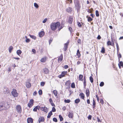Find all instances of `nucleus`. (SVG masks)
I'll return each mask as SVG.
<instances>
[{"label": "nucleus", "instance_id": "nucleus-49", "mask_svg": "<svg viewBox=\"0 0 123 123\" xmlns=\"http://www.w3.org/2000/svg\"><path fill=\"white\" fill-rule=\"evenodd\" d=\"M45 84L44 82L42 81L41 82L40 85L42 86H44Z\"/></svg>", "mask_w": 123, "mask_h": 123}, {"label": "nucleus", "instance_id": "nucleus-15", "mask_svg": "<svg viewBox=\"0 0 123 123\" xmlns=\"http://www.w3.org/2000/svg\"><path fill=\"white\" fill-rule=\"evenodd\" d=\"M44 120L45 119L43 117H40L39 119V123H40L41 122H43L44 121Z\"/></svg>", "mask_w": 123, "mask_h": 123}, {"label": "nucleus", "instance_id": "nucleus-3", "mask_svg": "<svg viewBox=\"0 0 123 123\" xmlns=\"http://www.w3.org/2000/svg\"><path fill=\"white\" fill-rule=\"evenodd\" d=\"M5 104L4 102L0 103V112L5 109Z\"/></svg>", "mask_w": 123, "mask_h": 123}, {"label": "nucleus", "instance_id": "nucleus-27", "mask_svg": "<svg viewBox=\"0 0 123 123\" xmlns=\"http://www.w3.org/2000/svg\"><path fill=\"white\" fill-rule=\"evenodd\" d=\"M76 55L79 58L80 56V54L79 49H78L77 51Z\"/></svg>", "mask_w": 123, "mask_h": 123}, {"label": "nucleus", "instance_id": "nucleus-48", "mask_svg": "<svg viewBox=\"0 0 123 123\" xmlns=\"http://www.w3.org/2000/svg\"><path fill=\"white\" fill-rule=\"evenodd\" d=\"M56 111V110L55 107H53L52 108V110L50 111H51L52 112H55Z\"/></svg>", "mask_w": 123, "mask_h": 123}, {"label": "nucleus", "instance_id": "nucleus-40", "mask_svg": "<svg viewBox=\"0 0 123 123\" xmlns=\"http://www.w3.org/2000/svg\"><path fill=\"white\" fill-rule=\"evenodd\" d=\"M77 25L79 27H82V25L81 24L80 22L78 21L77 22Z\"/></svg>", "mask_w": 123, "mask_h": 123}, {"label": "nucleus", "instance_id": "nucleus-56", "mask_svg": "<svg viewBox=\"0 0 123 123\" xmlns=\"http://www.w3.org/2000/svg\"><path fill=\"white\" fill-rule=\"evenodd\" d=\"M100 102L102 104H103L104 103V101L102 99H100Z\"/></svg>", "mask_w": 123, "mask_h": 123}, {"label": "nucleus", "instance_id": "nucleus-45", "mask_svg": "<svg viewBox=\"0 0 123 123\" xmlns=\"http://www.w3.org/2000/svg\"><path fill=\"white\" fill-rule=\"evenodd\" d=\"M27 105L30 108L33 105L31 104L30 103H29Z\"/></svg>", "mask_w": 123, "mask_h": 123}, {"label": "nucleus", "instance_id": "nucleus-62", "mask_svg": "<svg viewBox=\"0 0 123 123\" xmlns=\"http://www.w3.org/2000/svg\"><path fill=\"white\" fill-rule=\"evenodd\" d=\"M50 104L52 106H55V104L53 103V102L50 103Z\"/></svg>", "mask_w": 123, "mask_h": 123}, {"label": "nucleus", "instance_id": "nucleus-63", "mask_svg": "<svg viewBox=\"0 0 123 123\" xmlns=\"http://www.w3.org/2000/svg\"><path fill=\"white\" fill-rule=\"evenodd\" d=\"M101 38L100 36V35H98V36L97 38L98 40H100L101 39Z\"/></svg>", "mask_w": 123, "mask_h": 123}, {"label": "nucleus", "instance_id": "nucleus-64", "mask_svg": "<svg viewBox=\"0 0 123 123\" xmlns=\"http://www.w3.org/2000/svg\"><path fill=\"white\" fill-rule=\"evenodd\" d=\"M63 27H62V26H61L60 27H59V28H58V31H60L61 30V29H62V28H63Z\"/></svg>", "mask_w": 123, "mask_h": 123}, {"label": "nucleus", "instance_id": "nucleus-59", "mask_svg": "<svg viewBox=\"0 0 123 123\" xmlns=\"http://www.w3.org/2000/svg\"><path fill=\"white\" fill-rule=\"evenodd\" d=\"M68 67V65H66L64 66V68L65 69H67Z\"/></svg>", "mask_w": 123, "mask_h": 123}, {"label": "nucleus", "instance_id": "nucleus-16", "mask_svg": "<svg viewBox=\"0 0 123 123\" xmlns=\"http://www.w3.org/2000/svg\"><path fill=\"white\" fill-rule=\"evenodd\" d=\"M86 93L87 97L89 96L90 91L89 89L88 88H87L86 90Z\"/></svg>", "mask_w": 123, "mask_h": 123}, {"label": "nucleus", "instance_id": "nucleus-51", "mask_svg": "<svg viewBox=\"0 0 123 123\" xmlns=\"http://www.w3.org/2000/svg\"><path fill=\"white\" fill-rule=\"evenodd\" d=\"M77 43H78L81 44V40L80 39H78L77 41Z\"/></svg>", "mask_w": 123, "mask_h": 123}, {"label": "nucleus", "instance_id": "nucleus-34", "mask_svg": "<svg viewBox=\"0 0 123 123\" xmlns=\"http://www.w3.org/2000/svg\"><path fill=\"white\" fill-rule=\"evenodd\" d=\"M95 14L96 17H98L99 16V14L98 11L96 10L95 11Z\"/></svg>", "mask_w": 123, "mask_h": 123}, {"label": "nucleus", "instance_id": "nucleus-28", "mask_svg": "<svg viewBox=\"0 0 123 123\" xmlns=\"http://www.w3.org/2000/svg\"><path fill=\"white\" fill-rule=\"evenodd\" d=\"M63 59V55L62 54L60 55V56L58 58V61H61Z\"/></svg>", "mask_w": 123, "mask_h": 123}, {"label": "nucleus", "instance_id": "nucleus-57", "mask_svg": "<svg viewBox=\"0 0 123 123\" xmlns=\"http://www.w3.org/2000/svg\"><path fill=\"white\" fill-rule=\"evenodd\" d=\"M52 39L50 38L49 40V44H50L52 42Z\"/></svg>", "mask_w": 123, "mask_h": 123}, {"label": "nucleus", "instance_id": "nucleus-6", "mask_svg": "<svg viewBox=\"0 0 123 123\" xmlns=\"http://www.w3.org/2000/svg\"><path fill=\"white\" fill-rule=\"evenodd\" d=\"M69 41H68L67 43L64 44V48L63 49L64 51H66L67 49Z\"/></svg>", "mask_w": 123, "mask_h": 123}, {"label": "nucleus", "instance_id": "nucleus-10", "mask_svg": "<svg viewBox=\"0 0 123 123\" xmlns=\"http://www.w3.org/2000/svg\"><path fill=\"white\" fill-rule=\"evenodd\" d=\"M119 63L118 64V65L119 68L120 69L121 68V67L122 68L123 67V62L121 61H119Z\"/></svg>", "mask_w": 123, "mask_h": 123}, {"label": "nucleus", "instance_id": "nucleus-17", "mask_svg": "<svg viewBox=\"0 0 123 123\" xmlns=\"http://www.w3.org/2000/svg\"><path fill=\"white\" fill-rule=\"evenodd\" d=\"M31 86V84L29 82H28L26 83V86L27 88H30Z\"/></svg>", "mask_w": 123, "mask_h": 123}, {"label": "nucleus", "instance_id": "nucleus-58", "mask_svg": "<svg viewBox=\"0 0 123 123\" xmlns=\"http://www.w3.org/2000/svg\"><path fill=\"white\" fill-rule=\"evenodd\" d=\"M97 121L98 122H101V120H100V119H99L98 117H97Z\"/></svg>", "mask_w": 123, "mask_h": 123}, {"label": "nucleus", "instance_id": "nucleus-22", "mask_svg": "<svg viewBox=\"0 0 123 123\" xmlns=\"http://www.w3.org/2000/svg\"><path fill=\"white\" fill-rule=\"evenodd\" d=\"M52 112L51 111H50L48 113V115L47 116V118H50L51 116L52 115Z\"/></svg>", "mask_w": 123, "mask_h": 123}, {"label": "nucleus", "instance_id": "nucleus-30", "mask_svg": "<svg viewBox=\"0 0 123 123\" xmlns=\"http://www.w3.org/2000/svg\"><path fill=\"white\" fill-rule=\"evenodd\" d=\"M80 100L79 98H78L75 100V103L76 104H78L80 102Z\"/></svg>", "mask_w": 123, "mask_h": 123}, {"label": "nucleus", "instance_id": "nucleus-35", "mask_svg": "<svg viewBox=\"0 0 123 123\" xmlns=\"http://www.w3.org/2000/svg\"><path fill=\"white\" fill-rule=\"evenodd\" d=\"M43 110H44V111H44L45 112L47 113L48 111V109L46 107H44Z\"/></svg>", "mask_w": 123, "mask_h": 123}, {"label": "nucleus", "instance_id": "nucleus-42", "mask_svg": "<svg viewBox=\"0 0 123 123\" xmlns=\"http://www.w3.org/2000/svg\"><path fill=\"white\" fill-rule=\"evenodd\" d=\"M39 94L40 95H41L42 94V91L40 89L39 90L38 92Z\"/></svg>", "mask_w": 123, "mask_h": 123}, {"label": "nucleus", "instance_id": "nucleus-36", "mask_svg": "<svg viewBox=\"0 0 123 123\" xmlns=\"http://www.w3.org/2000/svg\"><path fill=\"white\" fill-rule=\"evenodd\" d=\"M59 117L60 118V121H62L63 120V118L61 115H59Z\"/></svg>", "mask_w": 123, "mask_h": 123}, {"label": "nucleus", "instance_id": "nucleus-52", "mask_svg": "<svg viewBox=\"0 0 123 123\" xmlns=\"http://www.w3.org/2000/svg\"><path fill=\"white\" fill-rule=\"evenodd\" d=\"M47 20V18H46L43 21V23H46Z\"/></svg>", "mask_w": 123, "mask_h": 123}, {"label": "nucleus", "instance_id": "nucleus-8", "mask_svg": "<svg viewBox=\"0 0 123 123\" xmlns=\"http://www.w3.org/2000/svg\"><path fill=\"white\" fill-rule=\"evenodd\" d=\"M73 112V111H72L70 112H69L68 116L70 118H72L74 116V114Z\"/></svg>", "mask_w": 123, "mask_h": 123}, {"label": "nucleus", "instance_id": "nucleus-53", "mask_svg": "<svg viewBox=\"0 0 123 123\" xmlns=\"http://www.w3.org/2000/svg\"><path fill=\"white\" fill-rule=\"evenodd\" d=\"M68 30L71 33L72 32V28H71V27H69L68 28Z\"/></svg>", "mask_w": 123, "mask_h": 123}, {"label": "nucleus", "instance_id": "nucleus-2", "mask_svg": "<svg viewBox=\"0 0 123 123\" xmlns=\"http://www.w3.org/2000/svg\"><path fill=\"white\" fill-rule=\"evenodd\" d=\"M74 3L76 9L77 10L78 13L79 12L81 6H80L79 1L78 0H74Z\"/></svg>", "mask_w": 123, "mask_h": 123}, {"label": "nucleus", "instance_id": "nucleus-33", "mask_svg": "<svg viewBox=\"0 0 123 123\" xmlns=\"http://www.w3.org/2000/svg\"><path fill=\"white\" fill-rule=\"evenodd\" d=\"M53 93L55 96H56L57 94V92L55 90L53 91Z\"/></svg>", "mask_w": 123, "mask_h": 123}, {"label": "nucleus", "instance_id": "nucleus-31", "mask_svg": "<svg viewBox=\"0 0 123 123\" xmlns=\"http://www.w3.org/2000/svg\"><path fill=\"white\" fill-rule=\"evenodd\" d=\"M70 80H68L65 83V85L67 86H69L70 85Z\"/></svg>", "mask_w": 123, "mask_h": 123}, {"label": "nucleus", "instance_id": "nucleus-47", "mask_svg": "<svg viewBox=\"0 0 123 123\" xmlns=\"http://www.w3.org/2000/svg\"><path fill=\"white\" fill-rule=\"evenodd\" d=\"M29 103H30L31 104L33 105L34 103V100L33 99H31L29 101Z\"/></svg>", "mask_w": 123, "mask_h": 123}, {"label": "nucleus", "instance_id": "nucleus-7", "mask_svg": "<svg viewBox=\"0 0 123 123\" xmlns=\"http://www.w3.org/2000/svg\"><path fill=\"white\" fill-rule=\"evenodd\" d=\"M16 111L19 113H21L22 109L20 106L19 105H17L16 108Z\"/></svg>", "mask_w": 123, "mask_h": 123}, {"label": "nucleus", "instance_id": "nucleus-12", "mask_svg": "<svg viewBox=\"0 0 123 123\" xmlns=\"http://www.w3.org/2000/svg\"><path fill=\"white\" fill-rule=\"evenodd\" d=\"M73 10V9L71 7H68L66 9V11L68 13L71 12Z\"/></svg>", "mask_w": 123, "mask_h": 123}, {"label": "nucleus", "instance_id": "nucleus-23", "mask_svg": "<svg viewBox=\"0 0 123 123\" xmlns=\"http://www.w3.org/2000/svg\"><path fill=\"white\" fill-rule=\"evenodd\" d=\"M105 49L104 47H102L101 49V52L103 54H104L105 53Z\"/></svg>", "mask_w": 123, "mask_h": 123}, {"label": "nucleus", "instance_id": "nucleus-50", "mask_svg": "<svg viewBox=\"0 0 123 123\" xmlns=\"http://www.w3.org/2000/svg\"><path fill=\"white\" fill-rule=\"evenodd\" d=\"M92 116L90 115H89L87 117V118L88 120H91L92 119Z\"/></svg>", "mask_w": 123, "mask_h": 123}, {"label": "nucleus", "instance_id": "nucleus-46", "mask_svg": "<svg viewBox=\"0 0 123 123\" xmlns=\"http://www.w3.org/2000/svg\"><path fill=\"white\" fill-rule=\"evenodd\" d=\"M53 121L56 122H57L58 120L55 117H54L53 119Z\"/></svg>", "mask_w": 123, "mask_h": 123}, {"label": "nucleus", "instance_id": "nucleus-60", "mask_svg": "<svg viewBox=\"0 0 123 123\" xmlns=\"http://www.w3.org/2000/svg\"><path fill=\"white\" fill-rule=\"evenodd\" d=\"M37 107H35L33 109V111L35 112H36L37 111V110L36 108Z\"/></svg>", "mask_w": 123, "mask_h": 123}, {"label": "nucleus", "instance_id": "nucleus-43", "mask_svg": "<svg viewBox=\"0 0 123 123\" xmlns=\"http://www.w3.org/2000/svg\"><path fill=\"white\" fill-rule=\"evenodd\" d=\"M104 83L103 82H101L99 86H100L102 87L104 85Z\"/></svg>", "mask_w": 123, "mask_h": 123}, {"label": "nucleus", "instance_id": "nucleus-29", "mask_svg": "<svg viewBox=\"0 0 123 123\" xmlns=\"http://www.w3.org/2000/svg\"><path fill=\"white\" fill-rule=\"evenodd\" d=\"M29 36L32 39L35 40L36 38V37L34 35H31L30 34Z\"/></svg>", "mask_w": 123, "mask_h": 123}, {"label": "nucleus", "instance_id": "nucleus-13", "mask_svg": "<svg viewBox=\"0 0 123 123\" xmlns=\"http://www.w3.org/2000/svg\"><path fill=\"white\" fill-rule=\"evenodd\" d=\"M45 33L43 31H41L39 33V37H41L44 35Z\"/></svg>", "mask_w": 123, "mask_h": 123}, {"label": "nucleus", "instance_id": "nucleus-41", "mask_svg": "<svg viewBox=\"0 0 123 123\" xmlns=\"http://www.w3.org/2000/svg\"><path fill=\"white\" fill-rule=\"evenodd\" d=\"M34 6L37 8H38L39 7L37 3H34Z\"/></svg>", "mask_w": 123, "mask_h": 123}, {"label": "nucleus", "instance_id": "nucleus-14", "mask_svg": "<svg viewBox=\"0 0 123 123\" xmlns=\"http://www.w3.org/2000/svg\"><path fill=\"white\" fill-rule=\"evenodd\" d=\"M44 73L45 74H48L49 73V69L47 68H45L43 69Z\"/></svg>", "mask_w": 123, "mask_h": 123}, {"label": "nucleus", "instance_id": "nucleus-20", "mask_svg": "<svg viewBox=\"0 0 123 123\" xmlns=\"http://www.w3.org/2000/svg\"><path fill=\"white\" fill-rule=\"evenodd\" d=\"M117 54L118 58V61H120V59L122 57V55L120 52L117 53Z\"/></svg>", "mask_w": 123, "mask_h": 123}, {"label": "nucleus", "instance_id": "nucleus-32", "mask_svg": "<svg viewBox=\"0 0 123 123\" xmlns=\"http://www.w3.org/2000/svg\"><path fill=\"white\" fill-rule=\"evenodd\" d=\"M46 58L43 57L40 60V61L42 62H44L46 61Z\"/></svg>", "mask_w": 123, "mask_h": 123}, {"label": "nucleus", "instance_id": "nucleus-54", "mask_svg": "<svg viewBox=\"0 0 123 123\" xmlns=\"http://www.w3.org/2000/svg\"><path fill=\"white\" fill-rule=\"evenodd\" d=\"M30 41V40L29 38H27L26 39L25 41L27 43H29Z\"/></svg>", "mask_w": 123, "mask_h": 123}, {"label": "nucleus", "instance_id": "nucleus-5", "mask_svg": "<svg viewBox=\"0 0 123 123\" xmlns=\"http://www.w3.org/2000/svg\"><path fill=\"white\" fill-rule=\"evenodd\" d=\"M67 73V71H63L62 72L61 74L58 76V77L60 78H61L65 76V75Z\"/></svg>", "mask_w": 123, "mask_h": 123}, {"label": "nucleus", "instance_id": "nucleus-18", "mask_svg": "<svg viewBox=\"0 0 123 123\" xmlns=\"http://www.w3.org/2000/svg\"><path fill=\"white\" fill-rule=\"evenodd\" d=\"M83 76L82 75L80 74L79 75V80L81 81H83Z\"/></svg>", "mask_w": 123, "mask_h": 123}, {"label": "nucleus", "instance_id": "nucleus-24", "mask_svg": "<svg viewBox=\"0 0 123 123\" xmlns=\"http://www.w3.org/2000/svg\"><path fill=\"white\" fill-rule=\"evenodd\" d=\"M22 52L21 51L20 49L17 50L16 52L17 54L19 55H21Z\"/></svg>", "mask_w": 123, "mask_h": 123}, {"label": "nucleus", "instance_id": "nucleus-11", "mask_svg": "<svg viewBox=\"0 0 123 123\" xmlns=\"http://www.w3.org/2000/svg\"><path fill=\"white\" fill-rule=\"evenodd\" d=\"M27 123H33V119L31 117H28L27 119Z\"/></svg>", "mask_w": 123, "mask_h": 123}, {"label": "nucleus", "instance_id": "nucleus-37", "mask_svg": "<svg viewBox=\"0 0 123 123\" xmlns=\"http://www.w3.org/2000/svg\"><path fill=\"white\" fill-rule=\"evenodd\" d=\"M90 80L91 82L92 83L93 82V79L92 77V76H90L89 77Z\"/></svg>", "mask_w": 123, "mask_h": 123}, {"label": "nucleus", "instance_id": "nucleus-44", "mask_svg": "<svg viewBox=\"0 0 123 123\" xmlns=\"http://www.w3.org/2000/svg\"><path fill=\"white\" fill-rule=\"evenodd\" d=\"M107 44L108 46L111 45V43L110 40H109L107 42Z\"/></svg>", "mask_w": 123, "mask_h": 123}, {"label": "nucleus", "instance_id": "nucleus-38", "mask_svg": "<svg viewBox=\"0 0 123 123\" xmlns=\"http://www.w3.org/2000/svg\"><path fill=\"white\" fill-rule=\"evenodd\" d=\"M70 100L69 99H65L64 102L65 103H69L70 102Z\"/></svg>", "mask_w": 123, "mask_h": 123}, {"label": "nucleus", "instance_id": "nucleus-39", "mask_svg": "<svg viewBox=\"0 0 123 123\" xmlns=\"http://www.w3.org/2000/svg\"><path fill=\"white\" fill-rule=\"evenodd\" d=\"M71 87L73 88H75V85L74 82H73L71 84Z\"/></svg>", "mask_w": 123, "mask_h": 123}, {"label": "nucleus", "instance_id": "nucleus-55", "mask_svg": "<svg viewBox=\"0 0 123 123\" xmlns=\"http://www.w3.org/2000/svg\"><path fill=\"white\" fill-rule=\"evenodd\" d=\"M37 92L36 91H35L33 93V95L34 96H36L37 95Z\"/></svg>", "mask_w": 123, "mask_h": 123}, {"label": "nucleus", "instance_id": "nucleus-4", "mask_svg": "<svg viewBox=\"0 0 123 123\" xmlns=\"http://www.w3.org/2000/svg\"><path fill=\"white\" fill-rule=\"evenodd\" d=\"M11 93L12 95L15 97H17L18 94L17 92V90L16 89H13L12 91L11 92Z\"/></svg>", "mask_w": 123, "mask_h": 123}, {"label": "nucleus", "instance_id": "nucleus-25", "mask_svg": "<svg viewBox=\"0 0 123 123\" xmlns=\"http://www.w3.org/2000/svg\"><path fill=\"white\" fill-rule=\"evenodd\" d=\"M13 49V47L12 46H9L8 49H9V53H11L12 52V50Z\"/></svg>", "mask_w": 123, "mask_h": 123}, {"label": "nucleus", "instance_id": "nucleus-9", "mask_svg": "<svg viewBox=\"0 0 123 123\" xmlns=\"http://www.w3.org/2000/svg\"><path fill=\"white\" fill-rule=\"evenodd\" d=\"M73 21V18L71 16H69L68 17V23L70 24L72 23Z\"/></svg>", "mask_w": 123, "mask_h": 123}, {"label": "nucleus", "instance_id": "nucleus-61", "mask_svg": "<svg viewBox=\"0 0 123 123\" xmlns=\"http://www.w3.org/2000/svg\"><path fill=\"white\" fill-rule=\"evenodd\" d=\"M32 52L34 54H35L36 53V51L35 49H32Z\"/></svg>", "mask_w": 123, "mask_h": 123}, {"label": "nucleus", "instance_id": "nucleus-26", "mask_svg": "<svg viewBox=\"0 0 123 123\" xmlns=\"http://www.w3.org/2000/svg\"><path fill=\"white\" fill-rule=\"evenodd\" d=\"M92 105L93 106V109H95V108L96 107V102L94 99H93Z\"/></svg>", "mask_w": 123, "mask_h": 123}, {"label": "nucleus", "instance_id": "nucleus-21", "mask_svg": "<svg viewBox=\"0 0 123 123\" xmlns=\"http://www.w3.org/2000/svg\"><path fill=\"white\" fill-rule=\"evenodd\" d=\"M86 18H87V21L89 22H91L93 20V19L90 17H88V16H87Z\"/></svg>", "mask_w": 123, "mask_h": 123}, {"label": "nucleus", "instance_id": "nucleus-19", "mask_svg": "<svg viewBox=\"0 0 123 123\" xmlns=\"http://www.w3.org/2000/svg\"><path fill=\"white\" fill-rule=\"evenodd\" d=\"M79 95L80 96L81 98L83 99H84L85 95L82 92L80 94H79Z\"/></svg>", "mask_w": 123, "mask_h": 123}, {"label": "nucleus", "instance_id": "nucleus-1", "mask_svg": "<svg viewBox=\"0 0 123 123\" xmlns=\"http://www.w3.org/2000/svg\"><path fill=\"white\" fill-rule=\"evenodd\" d=\"M60 23L59 22H52L50 25V28L52 31H55L57 28H59L60 26Z\"/></svg>", "mask_w": 123, "mask_h": 123}]
</instances>
